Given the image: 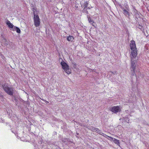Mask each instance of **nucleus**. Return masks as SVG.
Listing matches in <instances>:
<instances>
[{"label": "nucleus", "mask_w": 149, "mask_h": 149, "mask_svg": "<svg viewBox=\"0 0 149 149\" xmlns=\"http://www.w3.org/2000/svg\"><path fill=\"white\" fill-rule=\"evenodd\" d=\"M130 49L132 50L131 52L132 57H131V66L130 69L132 72V74L134 75L135 72V66L134 58H135L137 55V50L135 42L132 40L130 41Z\"/></svg>", "instance_id": "obj_1"}, {"label": "nucleus", "mask_w": 149, "mask_h": 149, "mask_svg": "<svg viewBox=\"0 0 149 149\" xmlns=\"http://www.w3.org/2000/svg\"><path fill=\"white\" fill-rule=\"evenodd\" d=\"M3 88L8 94L13 96V94L15 93V90L14 88L9 86V85L7 83H5L2 85Z\"/></svg>", "instance_id": "obj_2"}, {"label": "nucleus", "mask_w": 149, "mask_h": 149, "mask_svg": "<svg viewBox=\"0 0 149 149\" xmlns=\"http://www.w3.org/2000/svg\"><path fill=\"white\" fill-rule=\"evenodd\" d=\"M61 64L63 69L67 74H69L71 73V70L69 69L68 65L64 61H62Z\"/></svg>", "instance_id": "obj_3"}, {"label": "nucleus", "mask_w": 149, "mask_h": 149, "mask_svg": "<svg viewBox=\"0 0 149 149\" xmlns=\"http://www.w3.org/2000/svg\"><path fill=\"white\" fill-rule=\"evenodd\" d=\"M34 24L36 27L38 26L40 24L39 16L38 15H35L33 18Z\"/></svg>", "instance_id": "obj_4"}, {"label": "nucleus", "mask_w": 149, "mask_h": 149, "mask_svg": "<svg viewBox=\"0 0 149 149\" xmlns=\"http://www.w3.org/2000/svg\"><path fill=\"white\" fill-rule=\"evenodd\" d=\"M110 110L114 113H116L121 111L120 107L119 106H113L110 108Z\"/></svg>", "instance_id": "obj_5"}, {"label": "nucleus", "mask_w": 149, "mask_h": 149, "mask_svg": "<svg viewBox=\"0 0 149 149\" xmlns=\"http://www.w3.org/2000/svg\"><path fill=\"white\" fill-rule=\"evenodd\" d=\"M108 137L110 138L111 139V140H112L116 144H117L118 146H120V143L119 140L111 136H108Z\"/></svg>", "instance_id": "obj_6"}, {"label": "nucleus", "mask_w": 149, "mask_h": 149, "mask_svg": "<svg viewBox=\"0 0 149 149\" xmlns=\"http://www.w3.org/2000/svg\"><path fill=\"white\" fill-rule=\"evenodd\" d=\"M6 24L9 28H12L13 29L15 27L13 24L11 23L10 22L8 19H7L6 20Z\"/></svg>", "instance_id": "obj_7"}, {"label": "nucleus", "mask_w": 149, "mask_h": 149, "mask_svg": "<svg viewBox=\"0 0 149 149\" xmlns=\"http://www.w3.org/2000/svg\"><path fill=\"white\" fill-rule=\"evenodd\" d=\"M92 8V7L90 6H89L88 8H83V9L82 10V12L84 13H85L86 14L88 15V12L87 10V9H90Z\"/></svg>", "instance_id": "obj_8"}, {"label": "nucleus", "mask_w": 149, "mask_h": 149, "mask_svg": "<svg viewBox=\"0 0 149 149\" xmlns=\"http://www.w3.org/2000/svg\"><path fill=\"white\" fill-rule=\"evenodd\" d=\"M81 7L83 8H88V7H89L88 1H84V3L83 4L81 5Z\"/></svg>", "instance_id": "obj_9"}, {"label": "nucleus", "mask_w": 149, "mask_h": 149, "mask_svg": "<svg viewBox=\"0 0 149 149\" xmlns=\"http://www.w3.org/2000/svg\"><path fill=\"white\" fill-rule=\"evenodd\" d=\"M74 38L73 36L69 35L67 37V40L71 42L73 41L74 40Z\"/></svg>", "instance_id": "obj_10"}, {"label": "nucleus", "mask_w": 149, "mask_h": 149, "mask_svg": "<svg viewBox=\"0 0 149 149\" xmlns=\"http://www.w3.org/2000/svg\"><path fill=\"white\" fill-rule=\"evenodd\" d=\"M13 31L15 30L17 32L20 33H21V31L20 29L18 27L15 26L14 28L13 29Z\"/></svg>", "instance_id": "obj_11"}, {"label": "nucleus", "mask_w": 149, "mask_h": 149, "mask_svg": "<svg viewBox=\"0 0 149 149\" xmlns=\"http://www.w3.org/2000/svg\"><path fill=\"white\" fill-rule=\"evenodd\" d=\"M87 18L88 19V21L89 23L91 24L92 22V23H94L93 20H92L91 17L90 16H88V15H87Z\"/></svg>", "instance_id": "obj_12"}, {"label": "nucleus", "mask_w": 149, "mask_h": 149, "mask_svg": "<svg viewBox=\"0 0 149 149\" xmlns=\"http://www.w3.org/2000/svg\"><path fill=\"white\" fill-rule=\"evenodd\" d=\"M124 14L126 16L129 15V13L124 8L123 9Z\"/></svg>", "instance_id": "obj_13"}, {"label": "nucleus", "mask_w": 149, "mask_h": 149, "mask_svg": "<svg viewBox=\"0 0 149 149\" xmlns=\"http://www.w3.org/2000/svg\"><path fill=\"white\" fill-rule=\"evenodd\" d=\"M135 17L137 19H138V18H140V16L138 13H136L135 15Z\"/></svg>", "instance_id": "obj_14"}, {"label": "nucleus", "mask_w": 149, "mask_h": 149, "mask_svg": "<svg viewBox=\"0 0 149 149\" xmlns=\"http://www.w3.org/2000/svg\"><path fill=\"white\" fill-rule=\"evenodd\" d=\"M124 120L125 121L127 122V123H129V119L128 117H125L124 118Z\"/></svg>", "instance_id": "obj_15"}, {"label": "nucleus", "mask_w": 149, "mask_h": 149, "mask_svg": "<svg viewBox=\"0 0 149 149\" xmlns=\"http://www.w3.org/2000/svg\"><path fill=\"white\" fill-rule=\"evenodd\" d=\"M79 125L81 126V127H86L87 128H88V127H87V126H86V125H84L83 123H79Z\"/></svg>", "instance_id": "obj_16"}, {"label": "nucleus", "mask_w": 149, "mask_h": 149, "mask_svg": "<svg viewBox=\"0 0 149 149\" xmlns=\"http://www.w3.org/2000/svg\"><path fill=\"white\" fill-rule=\"evenodd\" d=\"M90 130L93 131H95V128L93 127H90V128H89Z\"/></svg>", "instance_id": "obj_17"}, {"label": "nucleus", "mask_w": 149, "mask_h": 149, "mask_svg": "<svg viewBox=\"0 0 149 149\" xmlns=\"http://www.w3.org/2000/svg\"><path fill=\"white\" fill-rule=\"evenodd\" d=\"M91 24L93 26H94L95 28H96V27L97 24L94 22V23H92V22L91 23Z\"/></svg>", "instance_id": "obj_18"}, {"label": "nucleus", "mask_w": 149, "mask_h": 149, "mask_svg": "<svg viewBox=\"0 0 149 149\" xmlns=\"http://www.w3.org/2000/svg\"><path fill=\"white\" fill-rule=\"evenodd\" d=\"M32 10L33 12V14L34 15H36L35 14V11L36 10V9H35V8H32Z\"/></svg>", "instance_id": "obj_19"}, {"label": "nucleus", "mask_w": 149, "mask_h": 149, "mask_svg": "<svg viewBox=\"0 0 149 149\" xmlns=\"http://www.w3.org/2000/svg\"><path fill=\"white\" fill-rule=\"evenodd\" d=\"M13 97H14V100H13V101L14 100L15 102L18 101V100L16 99V98L15 96H13Z\"/></svg>", "instance_id": "obj_20"}, {"label": "nucleus", "mask_w": 149, "mask_h": 149, "mask_svg": "<svg viewBox=\"0 0 149 149\" xmlns=\"http://www.w3.org/2000/svg\"><path fill=\"white\" fill-rule=\"evenodd\" d=\"M110 72L111 73H112L113 74H117L116 72H113L112 71H111Z\"/></svg>", "instance_id": "obj_21"}, {"label": "nucleus", "mask_w": 149, "mask_h": 149, "mask_svg": "<svg viewBox=\"0 0 149 149\" xmlns=\"http://www.w3.org/2000/svg\"><path fill=\"white\" fill-rule=\"evenodd\" d=\"M99 129L97 128H95V131H98V130H99Z\"/></svg>", "instance_id": "obj_22"}, {"label": "nucleus", "mask_w": 149, "mask_h": 149, "mask_svg": "<svg viewBox=\"0 0 149 149\" xmlns=\"http://www.w3.org/2000/svg\"><path fill=\"white\" fill-rule=\"evenodd\" d=\"M0 97H1V98H3V96L2 95H1L0 96Z\"/></svg>", "instance_id": "obj_23"}, {"label": "nucleus", "mask_w": 149, "mask_h": 149, "mask_svg": "<svg viewBox=\"0 0 149 149\" xmlns=\"http://www.w3.org/2000/svg\"><path fill=\"white\" fill-rule=\"evenodd\" d=\"M15 104L16 105H17V104H18V101L15 102Z\"/></svg>", "instance_id": "obj_24"}, {"label": "nucleus", "mask_w": 149, "mask_h": 149, "mask_svg": "<svg viewBox=\"0 0 149 149\" xmlns=\"http://www.w3.org/2000/svg\"><path fill=\"white\" fill-rule=\"evenodd\" d=\"M76 134H77V135H78L79 134L78 133H77Z\"/></svg>", "instance_id": "obj_25"}, {"label": "nucleus", "mask_w": 149, "mask_h": 149, "mask_svg": "<svg viewBox=\"0 0 149 149\" xmlns=\"http://www.w3.org/2000/svg\"><path fill=\"white\" fill-rule=\"evenodd\" d=\"M1 36H2V38H3V35H1Z\"/></svg>", "instance_id": "obj_26"}, {"label": "nucleus", "mask_w": 149, "mask_h": 149, "mask_svg": "<svg viewBox=\"0 0 149 149\" xmlns=\"http://www.w3.org/2000/svg\"><path fill=\"white\" fill-rule=\"evenodd\" d=\"M12 132L13 133H14L13 131H12Z\"/></svg>", "instance_id": "obj_27"}, {"label": "nucleus", "mask_w": 149, "mask_h": 149, "mask_svg": "<svg viewBox=\"0 0 149 149\" xmlns=\"http://www.w3.org/2000/svg\"><path fill=\"white\" fill-rule=\"evenodd\" d=\"M47 103H48V102H47Z\"/></svg>", "instance_id": "obj_28"}, {"label": "nucleus", "mask_w": 149, "mask_h": 149, "mask_svg": "<svg viewBox=\"0 0 149 149\" xmlns=\"http://www.w3.org/2000/svg\"><path fill=\"white\" fill-rule=\"evenodd\" d=\"M47 103H48V102H47Z\"/></svg>", "instance_id": "obj_29"}]
</instances>
